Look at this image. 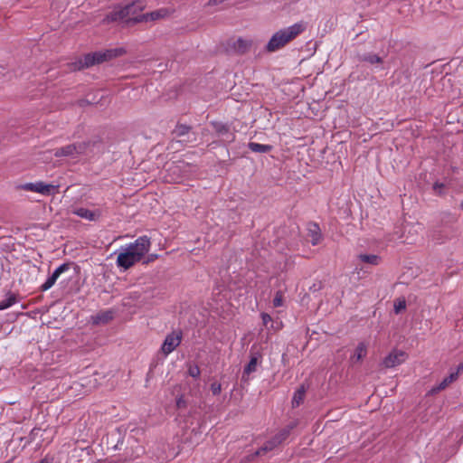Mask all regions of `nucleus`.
Listing matches in <instances>:
<instances>
[{
  "label": "nucleus",
  "mask_w": 463,
  "mask_h": 463,
  "mask_svg": "<svg viewBox=\"0 0 463 463\" xmlns=\"http://www.w3.org/2000/svg\"><path fill=\"white\" fill-rule=\"evenodd\" d=\"M215 130L219 133L220 136H226L227 141H232L234 137L232 133H230L228 127L221 123H213Z\"/></svg>",
  "instance_id": "19"
},
{
  "label": "nucleus",
  "mask_w": 463,
  "mask_h": 463,
  "mask_svg": "<svg viewBox=\"0 0 463 463\" xmlns=\"http://www.w3.org/2000/svg\"><path fill=\"white\" fill-rule=\"evenodd\" d=\"M150 247L151 241L147 236L137 238L135 242L121 248L117 258V266L124 269H128L142 260L150 250Z\"/></svg>",
  "instance_id": "1"
},
{
  "label": "nucleus",
  "mask_w": 463,
  "mask_h": 463,
  "mask_svg": "<svg viewBox=\"0 0 463 463\" xmlns=\"http://www.w3.org/2000/svg\"><path fill=\"white\" fill-rule=\"evenodd\" d=\"M173 13L172 9L162 7L152 11L150 13H146L142 14L141 17L137 18L138 21H144V23L147 22H155L162 19H165L169 17Z\"/></svg>",
  "instance_id": "10"
},
{
  "label": "nucleus",
  "mask_w": 463,
  "mask_h": 463,
  "mask_svg": "<svg viewBox=\"0 0 463 463\" xmlns=\"http://www.w3.org/2000/svg\"><path fill=\"white\" fill-rule=\"evenodd\" d=\"M258 364H259L258 357L256 355L251 356L249 364L244 367L243 374H242V380H244V381H248L249 380V378H248L249 375L251 373L256 372L257 367H258Z\"/></svg>",
  "instance_id": "17"
},
{
  "label": "nucleus",
  "mask_w": 463,
  "mask_h": 463,
  "mask_svg": "<svg viewBox=\"0 0 463 463\" xmlns=\"http://www.w3.org/2000/svg\"><path fill=\"white\" fill-rule=\"evenodd\" d=\"M249 148L255 153H269L272 149L270 145H263L256 142H250L248 144Z\"/></svg>",
  "instance_id": "18"
},
{
  "label": "nucleus",
  "mask_w": 463,
  "mask_h": 463,
  "mask_svg": "<svg viewBox=\"0 0 463 463\" xmlns=\"http://www.w3.org/2000/svg\"><path fill=\"white\" fill-rule=\"evenodd\" d=\"M405 307H406L405 300H400L394 304V310H395L396 314H398L402 310L405 309Z\"/></svg>",
  "instance_id": "29"
},
{
  "label": "nucleus",
  "mask_w": 463,
  "mask_h": 463,
  "mask_svg": "<svg viewBox=\"0 0 463 463\" xmlns=\"http://www.w3.org/2000/svg\"><path fill=\"white\" fill-rule=\"evenodd\" d=\"M307 236L312 245H317L321 241L322 234L317 223L309 222L307 224Z\"/></svg>",
  "instance_id": "14"
},
{
  "label": "nucleus",
  "mask_w": 463,
  "mask_h": 463,
  "mask_svg": "<svg viewBox=\"0 0 463 463\" xmlns=\"http://www.w3.org/2000/svg\"><path fill=\"white\" fill-rule=\"evenodd\" d=\"M190 131V127L186 125H177L173 131V134L175 137H181L186 134H188Z\"/></svg>",
  "instance_id": "25"
},
{
  "label": "nucleus",
  "mask_w": 463,
  "mask_h": 463,
  "mask_svg": "<svg viewBox=\"0 0 463 463\" xmlns=\"http://www.w3.org/2000/svg\"><path fill=\"white\" fill-rule=\"evenodd\" d=\"M211 391H212V392H213V395H218V394H220V393H221V392H222V385H221V383H216V382H215V383H213L211 384Z\"/></svg>",
  "instance_id": "28"
},
{
  "label": "nucleus",
  "mask_w": 463,
  "mask_h": 463,
  "mask_svg": "<svg viewBox=\"0 0 463 463\" xmlns=\"http://www.w3.org/2000/svg\"><path fill=\"white\" fill-rule=\"evenodd\" d=\"M361 61L369 62L371 64L383 62V59L374 53H367V54L363 55L361 57Z\"/></svg>",
  "instance_id": "24"
},
{
  "label": "nucleus",
  "mask_w": 463,
  "mask_h": 463,
  "mask_svg": "<svg viewBox=\"0 0 463 463\" xmlns=\"http://www.w3.org/2000/svg\"><path fill=\"white\" fill-rule=\"evenodd\" d=\"M252 45V41L250 39L238 38L233 40L231 43V49L236 53L244 54L250 51Z\"/></svg>",
  "instance_id": "12"
},
{
  "label": "nucleus",
  "mask_w": 463,
  "mask_h": 463,
  "mask_svg": "<svg viewBox=\"0 0 463 463\" xmlns=\"http://www.w3.org/2000/svg\"><path fill=\"white\" fill-rule=\"evenodd\" d=\"M90 146H94V144H90V142L70 144L65 146L56 148L54 150V156L57 157L65 156L76 158L80 155L88 154Z\"/></svg>",
  "instance_id": "5"
},
{
  "label": "nucleus",
  "mask_w": 463,
  "mask_h": 463,
  "mask_svg": "<svg viewBox=\"0 0 463 463\" xmlns=\"http://www.w3.org/2000/svg\"><path fill=\"white\" fill-rule=\"evenodd\" d=\"M157 258L156 254H151L148 256L147 260L145 261V263H148L150 261L155 260Z\"/></svg>",
  "instance_id": "32"
},
{
  "label": "nucleus",
  "mask_w": 463,
  "mask_h": 463,
  "mask_svg": "<svg viewBox=\"0 0 463 463\" xmlns=\"http://www.w3.org/2000/svg\"><path fill=\"white\" fill-rule=\"evenodd\" d=\"M284 298L281 291H278L273 298V306L275 307H281L283 305Z\"/></svg>",
  "instance_id": "26"
},
{
  "label": "nucleus",
  "mask_w": 463,
  "mask_h": 463,
  "mask_svg": "<svg viewBox=\"0 0 463 463\" xmlns=\"http://www.w3.org/2000/svg\"><path fill=\"white\" fill-rule=\"evenodd\" d=\"M358 259L364 262L373 266H376L380 263L381 258L375 254H360Z\"/></svg>",
  "instance_id": "21"
},
{
  "label": "nucleus",
  "mask_w": 463,
  "mask_h": 463,
  "mask_svg": "<svg viewBox=\"0 0 463 463\" xmlns=\"http://www.w3.org/2000/svg\"><path fill=\"white\" fill-rule=\"evenodd\" d=\"M307 28L306 23H296L288 27L282 28L272 34L265 49L268 52H275L284 48L290 42L300 35Z\"/></svg>",
  "instance_id": "2"
},
{
  "label": "nucleus",
  "mask_w": 463,
  "mask_h": 463,
  "mask_svg": "<svg viewBox=\"0 0 463 463\" xmlns=\"http://www.w3.org/2000/svg\"><path fill=\"white\" fill-rule=\"evenodd\" d=\"M261 318H262L263 324L265 326H267L268 323L271 321V317L269 314H266V313H262L261 314Z\"/></svg>",
  "instance_id": "30"
},
{
  "label": "nucleus",
  "mask_w": 463,
  "mask_h": 463,
  "mask_svg": "<svg viewBox=\"0 0 463 463\" xmlns=\"http://www.w3.org/2000/svg\"><path fill=\"white\" fill-rule=\"evenodd\" d=\"M125 53L122 48L109 49L101 52H91L84 55V57L78 61L75 67L78 70L89 68L95 64H99L103 61H109L113 58L118 57Z\"/></svg>",
  "instance_id": "4"
},
{
  "label": "nucleus",
  "mask_w": 463,
  "mask_h": 463,
  "mask_svg": "<svg viewBox=\"0 0 463 463\" xmlns=\"http://www.w3.org/2000/svg\"><path fill=\"white\" fill-rule=\"evenodd\" d=\"M295 427V424L288 426L287 428L281 430L278 434H276L271 439L268 440L260 449H258L252 458L255 456H261L265 453L271 451L279 444H281L289 435L291 430Z\"/></svg>",
  "instance_id": "6"
},
{
  "label": "nucleus",
  "mask_w": 463,
  "mask_h": 463,
  "mask_svg": "<svg viewBox=\"0 0 463 463\" xmlns=\"http://www.w3.org/2000/svg\"><path fill=\"white\" fill-rule=\"evenodd\" d=\"M39 463H52V458L49 457H45Z\"/></svg>",
  "instance_id": "33"
},
{
  "label": "nucleus",
  "mask_w": 463,
  "mask_h": 463,
  "mask_svg": "<svg viewBox=\"0 0 463 463\" xmlns=\"http://www.w3.org/2000/svg\"><path fill=\"white\" fill-rule=\"evenodd\" d=\"M17 301H18V299H17L16 295L14 293L8 292L6 294V298L5 300H3L2 302H0V310H4V309H6V308L12 307L15 303H17Z\"/></svg>",
  "instance_id": "20"
},
{
  "label": "nucleus",
  "mask_w": 463,
  "mask_h": 463,
  "mask_svg": "<svg viewBox=\"0 0 463 463\" xmlns=\"http://www.w3.org/2000/svg\"><path fill=\"white\" fill-rule=\"evenodd\" d=\"M407 359V354L402 350L392 351L382 362L384 368H392L402 364Z\"/></svg>",
  "instance_id": "9"
},
{
  "label": "nucleus",
  "mask_w": 463,
  "mask_h": 463,
  "mask_svg": "<svg viewBox=\"0 0 463 463\" xmlns=\"http://www.w3.org/2000/svg\"><path fill=\"white\" fill-rule=\"evenodd\" d=\"M73 213L80 218H83V219H86L89 221H98L102 214L101 210H99V209L89 210L84 207H80V208L75 209L73 211Z\"/></svg>",
  "instance_id": "13"
},
{
  "label": "nucleus",
  "mask_w": 463,
  "mask_h": 463,
  "mask_svg": "<svg viewBox=\"0 0 463 463\" xmlns=\"http://www.w3.org/2000/svg\"><path fill=\"white\" fill-rule=\"evenodd\" d=\"M367 354V345L364 343H359L356 346L354 354L350 360L352 363H357L362 361Z\"/></svg>",
  "instance_id": "16"
},
{
  "label": "nucleus",
  "mask_w": 463,
  "mask_h": 463,
  "mask_svg": "<svg viewBox=\"0 0 463 463\" xmlns=\"http://www.w3.org/2000/svg\"><path fill=\"white\" fill-rule=\"evenodd\" d=\"M442 188H443V184H442L435 183L434 185H433V189H434V191L437 194H440Z\"/></svg>",
  "instance_id": "31"
},
{
  "label": "nucleus",
  "mask_w": 463,
  "mask_h": 463,
  "mask_svg": "<svg viewBox=\"0 0 463 463\" xmlns=\"http://www.w3.org/2000/svg\"><path fill=\"white\" fill-rule=\"evenodd\" d=\"M201 371L200 368L196 364H190L188 367V374L194 378H198L200 376Z\"/></svg>",
  "instance_id": "27"
},
{
  "label": "nucleus",
  "mask_w": 463,
  "mask_h": 463,
  "mask_svg": "<svg viewBox=\"0 0 463 463\" xmlns=\"http://www.w3.org/2000/svg\"><path fill=\"white\" fill-rule=\"evenodd\" d=\"M460 207L463 210V202L461 203Z\"/></svg>",
  "instance_id": "34"
},
{
  "label": "nucleus",
  "mask_w": 463,
  "mask_h": 463,
  "mask_svg": "<svg viewBox=\"0 0 463 463\" xmlns=\"http://www.w3.org/2000/svg\"><path fill=\"white\" fill-rule=\"evenodd\" d=\"M71 268V263H63L59 266L53 273L46 279V281L41 286L42 291L50 289L57 281L58 278L64 272L68 271Z\"/></svg>",
  "instance_id": "11"
},
{
  "label": "nucleus",
  "mask_w": 463,
  "mask_h": 463,
  "mask_svg": "<svg viewBox=\"0 0 463 463\" xmlns=\"http://www.w3.org/2000/svg\"><path fill=\"white\" fill-rule=\"evenodd\" d=\"M144 9V4L141 1L133 2L125 6L115 7L104 19L105 22H126V23H144L138 21L141 17V12Z\"/></svg>",
  "instance_id": "3"
},
{
  "label": "nucleus",
  "mask_w": 463,
  "mask_h": 463,
  "mask_svg": "<svg viewBox=\"0 0 463 463\" xmlns=\"http://www.w3.org/2000/svg\"><path fill=\"white\" fill-rule=\"evenodd\" d=\"M24 191H30L41 194L43 195H51L56 193L58 186L45 184L43 182L25 183L20 186Z\"/></svg>",
  "instance_id": "7"
},
{
  "label": "nucleus",
  "mask_w": 463,
  "mask_h": 463,
  "mask_svg": "<svg viewBox=\"0 0 463 463\" xmlns=\"http://www.w3.org/2000/svg\"><path fill=\"white\" fill-rule=\"evenodd\" d=\"M181 331H173L172 333L168 334L162 344V353H164L165 355H168L181 344Z\"/></svg>",
  "instance_id": "8"
},
{
  "label": "nucleus",
  "mask_w": 463,
  "mask_h": 463,
  "mask_svg": "<svg viewBox=\"0 0 463 463\" xmlns=\"http://www.w3.org/2000/svg\"><path fill=\"white\" fill-rule=\"evenodd\" d=\"M305 392H306V391H305L304 387H301L298 391H296V392L294 393L293 399H292V406L293 407H298L302 403L304 397H305Z\"/></svg>",
  "instance_id": "23"
},
{
  "label": "nucleus",
  "mask_w": 463,
  "mask_h": 463,
  "mask_svg": "<svg viewBox=\"0 0 463 463\" xmlns=\"http://www.w3.org/2000/svg\"><path fill=\"white\" fill-rule=\"evenodd\" d=\"M463 369V364H460L457 370V372H453L451 373L449 376H447L446 378L443 379V381L436 387L434 388L432 391L433 392H438V391H441V390H444L447 386H449L452 382H454L455 380L458 379V373L460 370Z\"/></svg>",
  "instance_id": "15"
},
{
  "label": "nucleus",
  "mask_w": 463,
  "mask_h": 463,
  "mask_svg": "<svg viewBox=\"0 0 463 463\" xmlns=\"http://www.w3.org/2000/svg\"><path fill=\"white\" fill-rule=\"evenodd\" d=\"M113 318V313L111 311H104L98 314L93 317L95 324H106Z\"/></svg>",
  "instance_id": "22"
}]
</instances>
